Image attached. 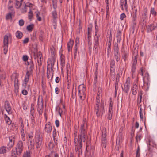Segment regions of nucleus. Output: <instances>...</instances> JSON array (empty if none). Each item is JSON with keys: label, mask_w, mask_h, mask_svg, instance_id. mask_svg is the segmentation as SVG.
Wrapping results in <instances>:
<instances>
[{"label": "nucleus", "mask_w": 157, "mask_h": 157, "mask_svg": "<svg viewBox=\"0 0 157 157\" xmlns=\"http://www.w3.org/2000/svg\"><path fill=\"white\" fill-rule=\"evenodd\" d=\"M83 125L80 129L81 131L80 134L78 135V138L75 137L74 139L75 150L79 155L82 153L83 142H85L87 138L86 131L84 128L86 125V119H83Z\"/></svg>", "instance_id": "obj_1"}, {"label": "nucleus", "mask_w": 157, "mask_h": 157, "mask_svg": "<svg viewBox=\"0 0 157 157\" xmlns=\"http://www.w3.org/2000/svg\"><path fill=\"white\" fill-rule=\"evenodd\" d=\"M94 112L98 117L102 116L104 113V103L102 100L100 104H96L94 107Z\"/></svg>", "instance_id": "obj_2"}, {"label": "nucleus", "mask_w": 157, "mask_h": 157, "mask_svg": "<svg viewBox=\"0 0 157 157\" xmlns=\"http://www.w3.org/2000/svg\"><path fill=\"white\" fill-rule=\"evenodd\" d=\"M137 51L136 49H135L134 50L132 54V61L131 66V72L132 74L134 73L136 71L137 63Z\"/></svg>", "instance_id": "obj_3"}, {"label": "nucleus", "mask_w": 157, "mask_h": 157, "mask_svg": "<svg viewBox=\"0 0 157 157\" xmlns=\"http://www.w3.org/2000/svg\"><path fill=\"white\" fill-rule=\"evenodd\" d=\"M86 89L83 85H80L79 87L78 95L80 99L84 100L86 94Z\"/></svg>", "instance_id": "obj_4"}, {"label": "nucleus", "mask_w": 157, "mask_h": 157, "mask_svg": "<svg viewBox=\"0 0 157 157\" xmlns=\"http://www.w3.org/2000/svg\"><path fill=\"white\" fill-rule=\"evenodd\" d=\"M101 141V146L102 148H106L108 142L106 139V130L105 129H103L102 131Z\"/></svg>", "instance_id": "obj_5"}, {"label": "nucleus", "mask_w": 157, "mask_h": 157, "mask_svg": "<svg viewBox=\"0 0 157 157\" xmlns=\"http://www.w3.org/2000/svg\"><path fill=\"white\" fill-rule=\"evenodd\" d=\"M35 141L36 148L37 149L40 148L42 144L41 136L39 134H36L35 136Z\"/></svg>", "instance_id": "obj_6"}, {"label": "nucleus", "mask_w": 157, "mask_h": 157, "mask_svg": "<svg viewBox=\"0 0 157 157\" xmlns=\"http://www.w3.org/2000/svg\"><path fill=\"white\" fill-rule=\"evenodd\" d=\"M52 16L53 18V23L52 28L55 29L56 28L57 18V13L55 10L52 12Z\"/></svg>", "instance_id": "obj_7"}, {"label": "nucleus", "mask_w": 157, "mask_h": 157, "mask_svg": "<svg viewBox=\"0 0 157 157\" xmlns=\"http://www.w3.org/2000/svg\"><path fill=\"white\" fill-rule=\"evenodd\" d=\"M130 79L129 77H128L126 81L124 84V88L122 87L123 90L126 94H128L130 90Z\"/></svg>", "instance_id": "obj_8"}, {"label": "nucleus", "mask_w": 157, "mask_h": 157, "mask_svg": "<svg viewBox=\"0 0 157 157\" xmlns=\"http://www.w3.org/2000/svg\"><path fill=\"white\" fill-rule=\"evenodd\" d=\"M24 148L23 144L21 140H19L17 142L16 147V150L17 151L19 154H21Z\"/></svg>", "instance_id": "obj_9"}, {"label": "nucleus", "mask_w": 157, "mask_h": 157, "mask_svg": "<svg viewBox=\"0 0 157 157\" xmlns=\"http://www.w3.org/2000/svg\"><path fill=\"white\" fill-rule=\"evenodd\" d=\"M139 74H140L141 76H143V81L144 83L145 84V82L146 80L149 81V75L147 72H144L142 68L140 69V71L139 72Z\"/></svg>", "instance_id": "obj_10"}, {"label": "nucleus", "mask_w": 157, "mask_h": 157, "mask_svg": "<svg viewBox=\"0 0 157 157\" xmlns=\"http://www.w3.org/2000/svg\"><path fill=\"white\" fill-rule=\"evenodd\" d=\"M32 73V72H31L30 71H27L22 84L23 86H24L25 87L26 86L27 83L29 80L30 75Z\"/></svg>", "instance_id": "obj_11"}, {"label": "nucleus", "mask_w": 157, "mask_h": 157, "mask_svg": "<svg viewBox=\"0 0 157 157\" xmlns=\"http://www.w3.org/2000/svg\"><path fill=\"white\" fill-rule=\"evenodd\" d=\"M145 107L144 106V109H143L142 107H140V110L139 113L140 117L141 119L143 120V119L144 117V119L143 121H144L145 126L146 120L145 117Z\"/></svg>", "instance_id": "obj_12"}, {"label": "nucleus", "mask_w": 157, "mask_h": 157, "mask_svg": "<svg viewBox=\"0 0 157 157\" xmlns=\"http://www.w3.org/2000/svg\"><path fill=\"white\" fill-rule=\"evenodd\" d=\"M36 57L37 58L38 65L40 66L42 64L43 61L42 56L40 52H38L36 55H35V59Z\"/></svg>", "instance_id": "obj_13"}, {"label": "nucleus", "mask_w": 157, "mask_h": 157, "mask_svg": "<svg viewBox=\"0 0 157 157\" xmlns=\"http://www.w3.org/2000/svg\"><path fill=\"white\" fill-rule=\"evenodd\" d=\"M98 33V30H96L95 32V36L96 37L94 38V48L95 49L97 48L99 45V36L97 35V34Z\"/></svg>", "instance_id": "obj_14"}, {"label": "nucleus", "mask_w": 157, "mask_h": 157, "mask_svg": "<svg viewBox=\"0 0 157 157\" xmlns=\"http://www.w3.org/2000/svg\"><path fill=\"white\" fill-rule=\"evenodd\" d=\"M4 108L9 114L12 113L11 107L8 101L7 100L5 102Z\"/></svg>", "instance_id": "obj_15"}, {"label": "nucleus", "mask_w": 157, "mask_h": 157, "mask_svg": "<svg viewBox=\"0 0 157 157\" xmlns=\"http://www.w3.org/2000/svg\"><path fill=\"white\" fill-rule=\"evenodd\" d=\"M9 142L8 144V147L10 149L12 147L14 144V136H11V137H9Z\"/></svg>", "instance_id": "obj_16"}, {"label": "nucleus", "mask_w": 157, "mask_h": 157, "mask_svg": "<svg viewBox=\"0 0 157 157\" xmlns=\"http://www.w3.org/2000/svg\"><path fill=\"white\" fill-rule=\"evenodd\" d=\"M55 59L52 58L48 62V64L47 66V69L49 68H50L51 71H53L54 68V65L55 63Z\"/></svg>", "instance_id": "obj_17"}, {"label": "nucleus", "mask_w": 157, "mask_h": 157, "mask_svg": "<svg viewBox=\"0 0 157 157\" xmlns=\"http://www.w3.org/2000/svg\"><path fill=\"white\" fill-rule=\"evenodd\" d=\"M12 80H14V86L15 89H17V90L19 88L18 86V77L17 76H15L14 77H13L12 78Z\"/></svg>", "instance_id": "obj_18"}, {"label": "nucleus", "mask_w": 157, "mask_h": 157, "mask_svg": "<svg viewBox=\"0 0 157 157\" xmlns=\"http://www.w3.org/2000/svg\"><path fill=\"white\" fill-rule=\"evenodd\" d=\"M52 129V126L50 122L46 124L45 125V130L47 133H50L51 132Z\"/></svg>", "instance_id": "obj_19"}, {"label": "nucleus", "mask_w": 157, "mask_h": 157, "mask_svg": "<svg viewBox=\"0 0 157 157\" xmlns=\"http://www.w3.org/2000/svg\"><path fill=\"white\" fill-rule=\"evenodd\" d=\"M138 88L139 87L137 83L134 84L132 89V94L133 95H136V94Z\"/></svg>", "instance_id": "obj_20"}, {"label": "nucleus", "mask_w": 157, "mask_h": 157, "mask_svg": "<svg viewBox=\"0 0 157 157\" xmlns=\"http://www.w3.org/2000/svg\"><path fill=\"white\" fill-rule=\"evenodd\" d=\"M133 13H134V14L133 15V21H135V18L137 16V9L135 7V6H134V7L133 8ZM136 25V23L134 22H133V29H135V27H134V25Z\"/></svg>", "instance_id": "obj_21"}, {"label": "nucleus", "mask_w": 157, "mask_h": 157, "mask_svg": "<svg viewBox=\"0 0 157 157\" xmlns=\"http://www.w3.org/2000/svg\"><path fill=\"white\" fill-rule=\"evenodd\" d=\"M10 149L8 147H6L4 146H1L0 147V154H4L6 153Z\"/></svg>", "instance_id": "obj_22"}, {"label": "nucleus", "mask_w": 157, "mask_h": 157, "mask_svg": "<svg viewBox=\"0 0 157 157\" xmlns=\"http://www.w3.org/2000/svg\"><path fill=\"white\" fill-rule=\"evenodd\" d=\"M101 88L100 87H99L98 88V92L96 97V104H100V98H101V93L99 92V91L101 90Z\"/></svg>", "instance_id": "obj_23"}, {"label": "nucleus", "mask_w": 157, "mask_h": 157, "mask_svg": "<svg viewBox=\"0 0 157 157\" xmlns=\"http://www.w3.org/2000/svg\"><path fill=\"white\" fill-rule=\"evenodd\" d=\"M120 4H121L122 10L124 9L123 7H124L125 9H127V0H121Z\"/></svg>", "instance_id": "obj_24"}, {"label": "nucleus", "mask_w": 157, "mask_h": 157, "mask_svg": "<svg viewBox=\"0 0 157 157\" xmlns=\"http://www.w3.org/2000/svg\"><path fill=\"white\" fill-rule=\"evenodd\" d=\"M10 36V35H6L4 36L3 39V45H8V39Z\"/></svg>", "instance_id": "obj_25"}, {"label": "nucleus", "mask_w": 157, "mask_h": 157, "mask_svg": "<svg viewBox=\"0 0 157 157\" xmlns=\"http://www.w3.org/2000/svg\"><path fill=\"white\" fill-rule=\"evenodd\" d=\"M23 0H16L15 6L17 8H19L22 4Z\"/></svg>", "instance_id": "obj_26"}, {"label": "nucleus", "mask_w": 157, "mask_h": 157, "mask_svg": "<svg viewBox=\"0 0 157 157\" xmlns=\"http://www.w3.org/2000/svg\"><path fill=\"white\" fill-rule=\"evenodd\" d=\"M28 67L27 71H30L31 72H33V70L34 68V64L31 62L30 63L28 64Z\"/></svg>", "instance_id": "obj_27"}, {"label": "nucleus", "mask_w": 157, "mask_h": 157, "mask_svg": "<svg viewBox=\"0 0 157 157\" xmlns=\"http://www.w3.org/2000/svg\"><path fill=\"white\" fill-rule=\"evenodd\" d=\"M114 58L117 62H118L120 59L119 52H114Z\"/></svg>", "instance_id": "obj_28"}, {"label": "nucleus", "mask_w": 157, "mask_h": 157, "mask_svg": "<svg viewBox=\"0 0 157 157\" xmlns=\"http://www.w3.org/2000/svg\"><path fill=\"white\" fill-rule=\"evenodd\" d=\"M21 154H19L16 150H12V151L11 157H17V155H20Z\"/></svg>", "instance_id": "obj_29"}, {"label": "nucleus", "mask_w": 157, "mask_h": 157, "mask_svg": "<svg viewBox=\"0 0 157 157\" xmlns=\"http://www.w3.org/2000/svg\"><path fill=\"white\" fill-rule=\"evenodd\" d=\"M15 35L17 38L21 39L22 36L23 34L22 32L18 30L16 32Z\"/></svg>", "instance_id": "obj_30"}, {"label": "nucleus", "mask_w": 157, "mask_h": 157, "mask_svg": "<svg viewBox=\"0 0 157 157\" xmlns=\"http://www.w3.org/2000/svg\"><path fill=\"white\" fill-rule=\"evenodd\" d=\"M121 32L120 30H119L117 32V42H120L121 40Z\"/></svg>", "instance_id": "obj_31"}, {"label": "nucleus", "mask_w": 157, "mask_h": 157, "mask_svg": "<svg viewBox=\"0 0 157 157\" xmlns=\"http://www.w3.org/2000/svg\"><path fill=\"white\" fill-rule=\"evenodd\" d=\"M144 13H143L142 15V19L143 20V21L144 22L145 19H146V15H147V8H145L144 9Z\"/></svg>", "instance_id": "obj_32"}, {"label": "nucleus", "mask_w": 157, "mask_h": 157, "mask_svg": "<svg viewBox=\"0 0 157 157\" xmlns=\"http://www.w3.org/2000/svg\"><path fill=\"white\" fill-rule=\"evenodd\" d=\"M21 133L22 139L24 141L25 140L24 128H21Z\"/></svg>", "instance_id": "obj_33"}, {"label": "nucleus", "mask_w": 157, "mask_h": 157, "mask_svg": "<svg viewBox=\"0 0 157 157\" xmlns=\"http://www.w3.org/2000/svg\"><path fill=\"white\" fill-rule=\"evenodd\" d=\"M113 49L114 52H119L118 45L117 43L114 44L113 46Z\"/></svg>", "instance_id": "obj_34"}, {"label": "nucleus", "mask_w": 157, "mask_h": 157, "mask_svg": "<svg viewBox=\"0 0 157 157\" xmlns=\"http://www.w3.org/2000/svg\"><path fill=\"white\" fill-rule=\"evenodd\" d=\"M53 140H54L55 144L56 145H57L58 144V142L59 140V135H57L55 137H53Z\"/></svg>", "instance_id": "obj_35"}, {"label": "nucleus", "mask_w": 157, "mask_h": 157, "mask_svg": "<svg viewBox=\"0 0 157 157\" xmlns=\"http://www.w3.org/2000/svg\"><path fill=\"white\" fill-rule=\"evenodd\" d=\"M149 145H152L153 147L156 148V144L155 142L152 140L149 141Z\"/></svg>", "instance_id": "obj_36"}, {"label": "nucleus", "mask_w": 157, "mask_h": 157, "mask_svg": "<svg viewBox=\"0 0 157 157\" xmlns=\"http://www.w3.org/2000/svg\"><path fill=\"white\" fill-rule=\"evenodd\" d=\"M113 114V111H111V109H109L108 112V119L110 120L112 119Z\"/></svg>", "instance_id": "obj_37"}, {"label": "nucleus", "mask_w": 157, "mask_h": 157, "mask_svg": "<svg viewBox=\"0 0 157 157\" xmlns=\"http://www.w3.org/2000/svg\"><path fill=\"white\" fill-rule=\"evenodd\" d=\"M33 17V13L30 8L28 13V17L29 19L31 21Z\"/></svg>", "instance_id": "obj_38"}, {"label": "nucleus", "mask_w": 157, "mask_h": 157, "mask_svg": "<svg viewBox=\"0 0 157 157\" xmlns=\"http://www.w3.org/2000/svg\"><path fill=\"white\" fill-rule=\"evenodd\" d=\"M35 13L36 14V17L37 18V20L39 21H40L41 20V17L40 16V13L38 11L36 12Z\"/></svg>", "instance_id": "obj_39"}, {"label": "nucleus", "mask_w": 157, "mask_h": 157, "mask_svg": "<svg viewBox=\"0 0 157 157\" xmlns=\"http://www.w3.org/2000/svg\"><path fill=\"white\" fill-rule=\"evenodd\" d=\"M38 108H43V101H38Z\"/></svg>", "instance_id": "obj_40"}, {"label": "nucleus", "mask_w": 157, "mask_h": 157, "mask_svg": "<svg viewBox=\"0 0 157 157\" xmlns=\"http://www.w3.org/2000/svg\"><path fill=\"white\" fill-rule=\"evenodd\" d=\"M140 151L139 146H138L136 152V157H140Z\"/></svg>", "instance_id": "obj_41"}, {"label": "nucleus", "mask_w": 157, "mask_h": 157, "mask_svg": "<svg viewBox=\"0 0 157 157\" xmlns=\"http://www.w3.org/2000/svg\"><path fill=\"white\" fill-rule=\"evenodd\" d=\"M12 13H10L8 14H7L6 17V20H8L9 19H11L12 18Z\"/></svg>", "instance_id": "obj_42"}, {"label": "nucleus", "mask_w": 157, "mask_h": 157, "mask_svg": "<svg viewBox=\"0 0 157 157\" xmlns=\"http://www.w3.org/2000/svg\"><path fill=\"white\" fill-rule=\"evenodd\" d=\"M152 15L155 16L156 14V12L154 8H151L150 11Z\"/></svg>", "instance_id": "obj_43"}, {"label": "nucleus", "mask_w": 157, "mask_h": 157, "mask_svg": "<svg viewBox=\"0 0 157 157\" xmlns=\"http://www.w3.org/2000/svg\"><path fill=\"white\" fill-rule=\"evenodd\" d=\"M4 52L6 54L7 53L8 51V45H3Z\"/></svg>", "instance_id": "obj_44"}, {"label": "nucleus", "mask_w": 157, "mask_h": 157, "mask_svg": "<svg viewBox=\"0 0 157 157\" xmlns=\"http://www.w3.org/2000/svg\"><path fill=\"white\" fill-rule=\"evenodd\" d=\"M141 138V135L140 134L137 135L136 137V140L137 143L138 141H140Z\"/></svg>", "instance_id": "obj_45"}, {"label": "nucleus", "mask_w": 157, "mask_h": 157, "mask_svg": "<svg viewBox=\"0 0 157 157\" xmlns=\"http://www.w3.org/2000/svg\"><path fill=\"white\" fill-rule=\"evenodd\" d=\"M34 26L33 24H31L27 26L26 29H32L33 28Z\"/></svg>", "instance_id": "obj_46"}, {"label": "nucleus", "mask_w": 157, "mask_h": 157, "mask_svg": "<svg viewBox=\"0 0 157 157\" xmlns=\"http://www.w3.org/2000/svg\"><path fill=\"white\" fill-rule=\"evenodd\" d=\"M29 136V141L30 143H32L33 141V136L32 135L29 134L28 135Z\"/></svg>", "instance_id": "obj_47"}, {"label": "nucleus", "mask_w": 157, "mask_h": 157, "mask_svg": "<svg viewBox=\"0 0 157 157\" xmlns=\"http://www.w3.org/2000/svg\"><path fill=\"white\" fill-rule=\"evenodd\" d=\"M23 157H30V153L29 152L26 151L23 155Z\"/></svg>", "instance_id": "obj_48"}, {"label": "nucleus", "mask_w": 157, "mask_h": 157, "mask_svg": "<svg viewBox=\"0 0 157 157\" xmlns=\"http://www.w3.org/2000/svg\"><path fill=\"white\" fill-rule=\"evenodd\" d=\"M77 45H78L75 44V45L74 46V55L75 56H76L77 53V49H78Z\"/></svg>", "instance_id": "obj_49"}, {"label": "nucleus", "mask_w": 157, "mask_h": 157, "mask_svg": "<svg viewBox=\"0 0 157 157\" xmlns=\"http://www.w3.org/2000/svg\"><path fill=\"white\" fill-rule=\"evenodd\" d=\"M24 23V22L23 19H20L19 21V24L20 26H22Z\"/></svg>", "instance_id": "obj_50"}, {"label": "nucleus", "mask_w": 157, "mask_h": 157, "mask_svg": "<svg viewBox=\"0 0 157 157\" xmlns=\"http://www.w3.org/2000/svg\"><path fill=\"white\" fill-rule=\"evenodd\" d=\"M110 66L111 67H115V62L114 60H111L110 63Z\"/></svg>", "instance_id": "obj_51"}, {"label": "nucleus", "mask_w": 157, "mask_h": 157, "mask_svg": "<svg viewBox=\"0 0 157 157\" xmlns=\"http://www.w3.org/2000/svg\"><path fill=\"white\" fill-rule=\"evenodd\" d=\"M57 135H59L58 132H57L56 130L55 129H54L53 132V137H55V136H56Z\"/></svg>", "instance_id": "obj_52"}, {"label": "nucleus", "mask_w": 157, "mask_h": 157, "mask_svg": "<svg viewBox=\"0 0 157 157\" xmlns=\"http://www.w3.org/2000/svg\"><path fill=\"white\" fill-rule=\"evenodd\" d=\"M126 17L125 13H123L121 14L120 19L121 20H122L124 19V18Z\"/></svg>", "instance_id": "obj_53"}, {"label": "nucleus", "mask_w": 157, "mask_h": 157, "mask_svg": "<svg viewBox=\"0 0 157 157\" xmlns=\"http://www.w3.org/2000/svg\"><path fill=\"white\" fill-rule=\"evenodd\" d=\"M142 97L141 96L139 97L138 98L137 104H140L141 102Z\"/></svg>", "instance_id": "obj_54"}, {"label": "nucleus", "mask_w": 157, "mask_h": 157, "mask_svg": "<svg viewBox=\"0 0 157 157\" xmlns=\"http://www.w3.org/2000/svg\"><path fill=\"white\" fill-rule=\"evenodd\" d=\"M128 56V54L127 53H124V61H125L126 60H127V58Z\"/></svg>", "instance_id": "obj_55"}, {"label": "nucleus", "mask_w": 157, "mask_h": 157, "mask_svg": "<svg viewBox=\"0 0 157 157\" xmlns=\"http://www.w3.org/2000/svg\"><path fill=\"white\" fill-rule=\"evenodd\" d=\"M42 109L43 108H37V110L40 115H41L42 113Z\"/></svg>", "instance_id": "obj_56"}, {"label": "nucleus", "mask_w": 157, "mask_h": 157, "mask_svg": "<svg viewBox=\"0 0 157 157\" xmlns=\"http://www.w3.org/2000/svg\"><path fill=\"white\" fill-rule=\"evenodd\" d=\"M73 44V40L71 41V40H70V41L68 43L67 46H70V47H72Z\"/></svg>", "instance_id": "obj_57"}, {"label": "nucleus", "mask_w": 157, "mask_h": 157, "mask_svg": "<svg viewBox=\"0 0 157 157\" xmlns=\"http://www.w3.org/2000/svg\"><path fill=\"white\" fill-rule=\"evenodd\" d=\"M58 112L59 115H60V116H61L62 114L63 113V111H62V109L60 108L59 107V108Z\"/></svg>", "instance_id": "obj_58"}, {"label": "nucleus", "mask_w": 157, "mask_h": 157, "mask_svg": "<svg viewBox=\"0 0 157 157\" xmlns=\"http://www.w3.org/2000/svg\"><path fill=\"white\" fill-rule=\"evenodd\" d=\"M23 60L24 61H26L28 60V57L26 55H24L23 56Z\"/></svg>", "instance_id": "obj_59"}, {"label": "nucleus", "mask_w": 157, "mask_h": 157, "mask_svg": "<svg viewBox=\"0 0 157 157\" xmlns=\"http://www.w3.org/2000/svg\"><path fill=\"white\" fill-rule=\"evenodd\" d=\"M22 93L23 95H26L28 94V92L25 90H23L22 91Z\"/></svg>", "instance_id": "obj_60"}, {"label": "nucleus", "mask_w": 157, "mask_h": 157, "mask_svg": "<svg viewBox=\"0 0 157 157\" xmlns=\"http://www.w3.org/2000/svg\"><path fill=\"white\" fill-rule=\"evenodd\" d=\"M25 5L26 7H29L30 8L32 7L33 6L32 4L29 3H26Z\"/></svg>", "instance_id": "obj_61"}, {"label": "nucleus", "mask_w": 157, "mask_h": 157, "mask_svg": "<svg viewBox=\"0 0 157 157\" xmlns=\"http://www.w3.org/2000/svg\"><path fill=\"white\" fill-rule=\"evenodd\" d=\"M52 153L53 154L54 157H59V155L58 154L56 153L54 151H52Z\"/></svg>", "instance_id": "obj_62"}, {"label": "nucleus", "mask_w": 157, "mask_h": 157, "mask_svg": "<svg viewBox=\"0 0 157 157\" xmlns=\"http://www.w3.org/2000/svg\"><path fill=\"white\" fill-rule=\"evenodd\" d=\"M55 124L56 127H59V121L58 120H56L55 121Z\"/></svg>", "instance_id": "obj_63"}, {"label": "nucleus", "mask_w": 157, "mask_h": 157, "mask_svg": "<svg viewBox=\"0 0 157 157\" xmlns=\"http://www.w3.org/2000/svg\"><path fill=\"white\" fill-rule=\"evenodd\" d=\"M55 91L56 94H58L60 91V90L59 88L57 87H56L55 89Z\"/></svg>", "instance_id": "obj_64"}]
</instances>
